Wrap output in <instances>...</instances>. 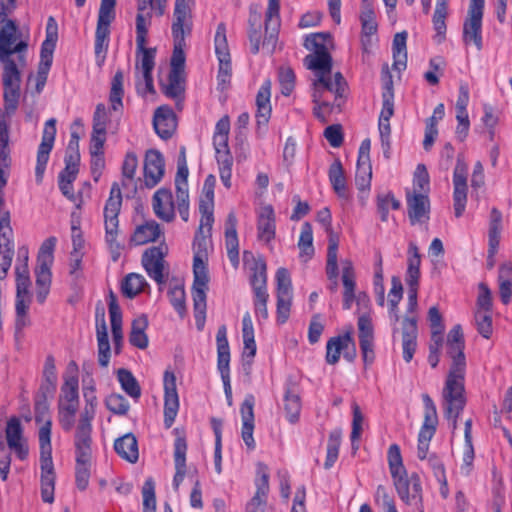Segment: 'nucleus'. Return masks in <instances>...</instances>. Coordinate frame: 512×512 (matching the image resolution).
Returning <instances> with one entry per match:
<instances>
[{"label": "nucleus", "instance_id": "nucleus-38", "mask_svg": "<svg viewBox=\"0 0 512 512\" xmlns=\"http://www.w3.org/2000/svg\"><path fill=\"white\" fill-rule=\"evenodd\" d=\"M96 335L98 342V362L100 366L107 367L110 361V344L108 339L107 326L105 322V313L103 308L101 311L100 319L99 313L97 312Z\"/></svg>", "mask_w": 512, "mask_h": 512}, {"label": "nucleus", "instance_id": "nucleus-25", "mask_svg": "<svg viewBox=\"0 0 512 512\" xmlns=\"http://www.w3.org/2000/svg\"><path fill=\"white\" fill-rule=\"evenodd\" d=\"M256 493L246 505V512H265L267 504V494L269 492V474L268 467L259 463L257 466Z\"/></svg>", "mask_w": 512, "mask_h": 512}, {"label": "nucleus", "instance_id": "nucleus-62", "mask_svg": "<svg viewBox=\"0 0 512 512\" xmlns=\"http://www.w3.org/2000/svg\"><path fill=\"white\" fill-rule=\"evenodd\" d=\"M57 41V33L49 32L46 35V39L42 42L40 51V62L39 65L51 67L53 61V52L55 50Z\"/></svg>", "mask_w": 512, "mask_h": 512}, {"label": "nucleus", "instance_id": "nucleus-41", "mask_svg": "<svg viewBox=\"0 0 512 512\" xmlns=\"http://www.w3.org/2000/svg\"><path fill=\"white\" fill-rule=\"evenodd\" d=\"M116 453L130 463L137 462L139 458L138 442L132 433H127L114 442Z\"/></svg>", "mask_w": 512, "mask_h": 512}, {"label": "nucleus", "instance_id": "nucleus-42", "mask_svg": "<svg viewBox=\"0 0 512 512\" xmlns=\"http://www.w3.org/2000/svg\"><path fill=\"white\" fill-rule=\"evenodd\" d=\"M328 234V248H327V261H326V275L328 279H336L338 277V246L339 236L330 227L325 230Z\"/></svg>", "mask_w": 512, "mask_h": 512}, {"label": "nucleus", "instance_id": "nucleus-34", "mask_svg": "<svg viewBox=\"0 0 512 512\" xmlns=\"http://www.w3.org/2000/svg\"><path fill=\"white\" fill-rule=\"evenodd\" d=\"M254 396L249 394L245 397L240 407L242 418L241 436L247 447L251 450L255 448V441L253 438L254 431Z\"/></svg>", "mask_w": 512, "mask_h": 512}, {"label": "nucleus", "instance_id": "nucleus-11", "mask_svg": "<svg viewBox=\"0 0 512 512\" xmlns=\"http://www.w3.org/2000/svg\"><path fill=\"white\" fill-rule=\"evenodd\" d=\"M422 401L424 404V420L418 434L417 456L420 460H425L429 457V443L437 429L438 414L436 405L428 394H422Z\"/></svg>", "mask_w": 512, "mask_h": 512}, {"label": "nucleus", "instance_id": "nucleus-6", "mask_svg": "<svg viewBox=\"0 0 512 512\" xmlns=\"http://www.w3.org/2000/svg\"><path fill=\"white\" fill-rule=\"evenodd\" d=\"M121 206L122 193L119 184L115 182L104 207L105 241L114 262L118 261L124 248L123 244L117 241Z\"/></svg>", "mask_w": 512, "mask_h": 512}, {"label": "nucleus", "instance_id": "nucleus-47", "mask_svg": "<svg viewBox=\"0 0 512 512\" xmlns=\"http://www.w3.org/2000/svg\"><path fill=\"white\" fill-rule=\"evenodd\" d=\"M407 32H399L395 34L392 44L393 51V69L401 72L407 67V49H406V41H407Z\"/></svg>", "mask_w": 512, "mask_h": 512}, {"label": "nucleus", "instance_id": "nucleus-53", "mask_svg": "<svg viewBox=\"0 0 512 512\" xmlns=\"http://www.w3.org/2000/svg\"><path fill=\"white\" fill-rule=\"evenodd\" d=\"M498 282L500 299L503 304H508L512 297V263L500 266Z\"/></svg>", "mask_w": 512, "mask_h": 512}, {"label": "nucleus", "instance_id": "nucleus-44", "mask_svg": "<svg viewBox=\"0 0 512 512\" xmlns=\"http://www.w3.org/2000/svg\"><path fill=\"white\" fill-rule=\"evenodd\" d=\"M502 231V213L497 208H492L488 230V253L495 256L497 253Z\"/></svg>", "mask_w": 512, "mask_h": 512}, {"label": "nucleus", "instance_id": "nucleus-43", "mask_svg": "<svg viewBox=\"0 0 512 512\" xmlns=\"http://www.w3.org/2000/svg\"><path fill=\"white\" fill-rule=\"evenodd\" d=\"M162 234L163 231L156 221H147L135 229L131 242L135 245H144L156 241Z\"/></svg>", "mask_w": 512, "mask_h": 512}, {"label": "nucleus", "instance_id": "nucleus-24", "mask_svg": "<svg viewBox=\"0 0 512 512\" xmlns=\"http://www.w3.org/2000/svg\"><path fill=\"white\" fill-rule=\"evenodd\" d=\"M281 26L280 0H269L265 13V37L263 46L274 51Z\"/></svg>", "mask_w": 512, "mask_h": 512}, {"label": "nucleus", "instance_id": "nucleus-28", "mask_svg": "<svg viewBox=\"0 0 512 512\" xmlns=\"http://www.w3.org/2000/svg\"><path fill=\"white\" fill-rule=\"evenodd\" d=\"M155 56V48H147L146 44H143L142 49L136 46V69L141 71L148 93H154L152 71L155 66Z\"/></svg>", "mask_w": 512, "mask_h": 512}, {"label": "nucleus", "instance_id": "nucleus-39", "mask_svg": "<svg viewBox=\"0 0 512 512\" xmlns=\"http://www.w3.org/2000/svg\"><path fill=\"white\" fill-rule=\"evenodd\" d=\"M187 442L184 436H178L174 442L175 475L173 487L178 490L186 475Z\"/></svg>", "mask_w": 512, "mask_h": 512}, {"label": "nucleus", "instance_id": "nucleus-10", "mask_svg": "<svg viewBox=\"0 0 512 512\" xmlns=\"http://www.w3.org/2000/svg\"><path fill=\"white\" fill-rule=\"evenodd\" d=\"M75 448V483L84 491L89 485L92 459V437L74 435Z\"/></svg>", "mask_w": 512, "mask_h": 512}, {"label": "nucleus", "instance_id": "nucleus-20", "mask_svg": "<svg viewBox=\"0 0 512 512\" xmlns=\"http://www.w3.org/2000/svg\"><path fill=\"white\" fill-rule=\"evenodd\" d=\"M168 253V246L161 242L158 246L148 248L142 255V265L149 277L158 284L164 283V258Z\"/></svg>", "mask_w": 512, "mask_h": 512}, {"label": "nucleus", "instance_id": "nucleus-2", "mask_svg": "<svg viewBox=\"0 0 512 512\" xmlns=\"http://www.w3.org/2000/svg\"><path fill=\"white\" fill-rule=\"evenodd\" d=\"M35 420L44 422L38 432L41 468V498L46 503H53L56 474L52 460L51 427L47 399L35 397Z\"/></svg>", "mask_w": 512, "mask_h": 512}, {"label": "nucleus", "instance_id": "nucleus-31", "mask_svg": "<svg viewBox=\"0 0 512 512\" xmlns=\"http://www.w3.org/2000/svg\"><path fill=\"white\" fill-rule=\"evenodd\" d=\"M152 208L155 215L167 223L175 219V204L170 189L160 188L152 197Z\"/></svg>", "mask_w": 512, "mask_h": 512}, {"label": "nucleus", "instance_id": "nucleus-4", "mask_svg": "<svg viewBox=\"0 0 512 512\" xmlns=\"http://www.w3.org/2000/svg\"><path fill=\"white\" fill-rule=\"evenodd\" d=\"M79 409L78 365L70 361L63 374V384L58 400V422L65 432L75 426V417Z\"/></svg>", "mask_w": 512, "mask_h": 512}, {"label": "nucleus", "instance_id": "nucleus-46", "mask_svg": "<svg viewBox=\"0 0 512 512\" xmlns=\"http://www.w3.org/2000/svg\"><path fill=\"white\" fill-rule=\"evenodd\" d=\"M407 271L405 281L407 284H419L421 255L418 246L410 242L408 246Z\"/></svg>", "mask_w": 512, "mask_h": 512}, {"label": "nucleus", "instance_id": "nucleus-51", "mask_svg": "<svg viewBox=\"0 0 512 512\" xmlns=\"http://www.w3.org/2000/svg\"><path fill=\"white\" fill-rule=\"evenodd\" d=\"M385 73L387 80L385 81L383 92H382V109L380 112L379 120L390 121V118L394 114V92H393V82L392 77L386 67V70H383Z\"/></svg>", "mask_w": 512, "mask_h": 512}, {"label": "nucleus", "instance_id": "nucleus-19", "mask_svg": "<svg viewBox=\"0 0 512 512\" xmlns=\"http://www.w3.org/2000/svg\"><path fill=\"white\" fill-rule=\"evenodd\" d=\"M56 119L50 118L45 122L41 143L37 151V162L35 176L37 182H41L49 160L50 152L53 149L56 137Z\"/></svg>", "mask_w": 512, "mask_h": 512}, {"label": "nucleus", "instance_id": "nucleus-8", "mask_svg": "<svg viewBox=\"0 0 512 512\" xmlns=\"http://www.w3.org/2000/svg\"><path fill=\"white\" fill-rule=\"evenodd\" d=\"M56 245V238L49 237L46 239L38 252L37 266L35 268L36 275V299L39 303H44L50 290L51 285V266L53 264V252Z\"/></svg>", "mask_w": 512, "mask_h": 512}, {"label": "nucleus", "instance_id": "nucleus-36", "mask_svg": "<svg viewBox=\"0 0 512 512\" xmlns=\"http://www.w3.org/2000/svg\"><path fill=\"white\" fill-rule=\"evenodd\" d=\"M236 227V215L234 212H230L225 221V246L227 256L234 268L239 266V241Z\"/></svg>", "mask_w": 512, "mask_h": 512}, {"label": "nucleus", "instance_id": "nucleus-9", "mask_svg": "<svg viewBox=\"0 0 512 512\" xmlns=\"http://www.w3.org/2000/svg\"><path fill=\"white\" fill-rule=\"evenodd\" d=\"M194 281L192 286V297L194 306V317L197 328L201 330L205 323L206 316V291L208 289V274L204 260L200 255L193 259Z\"/></svg>", "mask_w": 512, "mask_h": 512}, {"label": "nucleus", "instance_id": "nucleus-63", "mask_svg": "<svg viewBox=\"0 0 512 512\" xmlns=\"http://www.w3.org/2000/svg\"><path fill=\"white\" fill-rule=\"evenodd\" d=\"M106 408L113 414L124 416L130 409L126 398L118 393H112L105 399Z\"/></svg>", "mask_w": 512, "mask_h": 512}, {"label": "nucleus", "instance_id": "nucleus-37", "mask_svg": "<svg viewBox=\"0 0 512 512\" xmlns=\"http://www.w3.org/2000/svg\"><path fill=\"white\" fill-rule=\"evenodd\" d=\"M417 320L415 317H406L402 323L403 359L410 362L417 347Z\"/></svg>", "mask_w": 512, "mask_h": 512}, {"label": "nucleus", "instance_id": "nucleus-40", "mask_svg": "<svg viewBox=\"0 0 512 512\" xmlns=\"http://www.w3.org/2000/svg\"><path fill=\"white\" fill-rule=\"evenodd\" d=\"M192 13L191 10H176L173 13V23L171 26L173 40H185L192 32Z\"/></svg>", "mask_w": 512, "mask_h": 512}, {"label": "nucleus", "instance_id": "nucleus-30", "mask_svg": "<svg viewBox=\"0 0 512 512\" xmlns=\"http://www.w3.org/2000/svg\"><path fill=\"white\" fill-rule=\"evenodd\" d=\"M406 200L408 216L412 225L429 220L430 201L426 194L407 192Z\"/></svg>", "mask_w": 512, "mask_h": 512}, {"label": "nucleus", "instance_id": "nucleus-55", "mask_svg": "<svg viewBox=\"0 0 512 512\" xmlns=\"http://www.w3.org/2000/svg\"><path fill=\"white\" fill-rule=\"evenodd\" d=\"M298 248L300 250L299 257L304 261L311 259L314 255L313 230L309 222L302 224Z\"/></svg>", "mask_w": 512, "mask_h": 512}, {"label": "nucleus", "instance_id": "nucleus-60", "mask_svg": "<svg viewBox=\"0 0 512 512\" xmlns=\"http://www.w3.org/2000/svg\"><path fill=\"white\" fill-rule=\"evenodd\" d=\"M389 205H391L394 210H398L401 207L400 201L397 200L391 192L377 195V212L382 222L388 221Z\"/></svg>", "mask_w": 512, "mask_h": 512}, {"label": "nucleus", "instance_id": "nucleus-56", "mask_svg": "<svg viewBox=\"0 0 512 512\" xmlns=\"http://www.w3.org/2000/svg\"><path fill=\"white\" fill-rule=\"evenodd\" d=\"M117 378L121 385V388L126 392L127 395L135 400H138L141 396V388L134 377V375L127 369L121 368L117 371Z\"/></svg>", "mask_w": 512, "mask_h": 512}, {"label": "nucleus", "instance_id": "nucleus-23", "mask_svg": "<svg viewBox=\"0 0 512 512\" xmlns=\"http://www.w3.org/2000/svg\"><path fill=\"white\" fill-rule=\"evenodd\" d=\"M243 262L250 271V284L253 292L267 291V265L264 258L256 257L250 251H244Z\"/></svg>", "mask_w": 512, "mask_h": 512}, {"label": "nucleus", "instance_id": "nucleus-3", "mask_svg": "<svg viewBox=\"0 0 512 512\" xmlns=\"http://www.w3.org/2000/svg\"><path fill=\"white\" fill-rule=\"evenodd\" d=\"M304 64L315 74L312 83L315 101L319 100L321 92L332 93L335 101L343 96L347 83L340 72L335 73L332 80V57L329 51H315L308 54Z\"/></svg>", "mask_w": 512, "mask_h": 512}, {"label": "nucleus", "instance_id": "nucleus-52", "mask_svg": "<svg viewBox=\"0 0 512 512\" xmlns=\"http://www.w3.org/2000/svg\"><path fill=\"white\" fill-rule=\"evenodd\" d=\"M109 25L97 23L95 33V58L96 63L101 67L106 59V53L109 45Z\"/></svg>", "mask_w": 512, "mask_h": 512}, {"label": "nucleus", "instance_id": "nucleus-12", "mask_svg": "<svg viewBox=\"0 0 512 512\" xmlns=\"http://www.w3.org/2000/svg\"><path fill=\"white\" fill-rule=\"evenodd\" d=\"M484 0H470L467 17L463 23L462 40L465 45L473 43L478 51L483 48L482 19Z\"/></svg>", "mask_w": 512, "mask_h": 512}, {"label": "nucleus", "instance_id": "nucleus-29", "mask_svg": "<svg viewBox=\"0 0 512 512\" xmlns=\"http://www.w3.org/2000/svg\"><path fill=\"white\" fill-rule=\"evenodd\" d=\"M165 162L158 150H148L144 161V179L148 188L156 186L164 175Z\"/></svg>", "mask_w": 512, "mask_h": 512}, {"label": "nucleus", "instance_id": "nucleus-13", "mask_svg": "<svg viewBox=\"0 0 512 512\" xmlns=\"http://www.w3.org/2000/svg\"><path fill=\"white\" fill-rule=\"evenodd\" d=\"M215 53L219 61V70L217 75L218 85L222 90L226 89L232 76L231 55L226 37V25L221 22L218 24L214 37Z\"/></svg>", "mask_w": 512, "mask_h": 512}, {"label": "nucleus", "instance_id": "nucleus-45", "mask_svg": "<svg viewBox=\"0 0 512 512\" xmlns=\"http://www.w3.org/2000/svg\"><path fill=\"white\" fill-rule=\"evenodd\" d=\"M350 344L354 347V342L350 333L330 338L326 345L327 363L331 365L336 364L340 359L341 352Z\"/></svg>", "mask_w": 512, "mask_h": 512}, {"label": "nucleus", "instance_id": "nucleus-57", "mask_svg": "<svg viewBox=\"0 0 512 512\" xmlns=\"http://www.w3.org/2000/svg\"><path fill=\"white\" fill-rule=\"evenodd\" d=\"M152 12L137 11L135 19L136 46L142 49L147 44L148 30L151 26Z\"/></svg>", "mask_w": 512, "mask_h": 512}, {"label": "nucleus", "instance_id": "nucleus-50", "mask_svg": "<svg viewBox=\"0 0 512 512\" xmlns=\"http://www.w3.org/2000/svg\"><path fill=\"white\" fill-rule=\"evenodd\" d=\"M328 175L335 193L340 198L348 199L349 193L347 190L346 178L342 164L339 160H336L331 164Z\"/></svg>", "mask_w": 512, "mask_h": 512}, {"label": "nucleus", "instance_id": "nucleus-15", "mask_svg": "<svg viewBox=\"0 0 512 512\" xmlns=\"http://www.w3.org/2000/svg\"><path fill=\"white\" fill-rule=\"evenodd\" d=\"M342 265V283H343V308L349 310L352 307L354 301L357 302L359 307H368L369 297L366 293L360 292L358 295L355 294L356 281L355 271L353 263L349 259H344L341 262Z\"/></svg>", "mask_w": 512, "mask_h": 512}, {"label": "nucleus", "instance_id": "nucleus-26", "mask_svg": "<svg viewBox=\"0 0 512 512\" xmlns=\"http://www.w3.org/2000/svg\"><path fill=\"white\" fill-rule=\"evenodd\" d=\"M19 100L20 95H17L13 106H10L9 102L3 100L4 108H0V161L5 164L10 160V118L16 112L19 105Z\"/></svg>", "mask_w": 512, "mask_h": 512}, {"label": "nucleus", "instance_id": "nucleus-14", "mask_svg": "<svg viewBox=\"0 0 512 512\" xmlns=\"http://www.w3.org/2000/svg\"><path fill=\"white\" fill-rule=\"evenodd\" d=\"M277 282V321L284 324L289 316L292 306V282L289 271L279 268L276 272Z\"/></svg>", "mask_w": 512, "mask_h": 512}, {"label": "nucleus", "instance_id": "nucleus-61", "mask_svg": "<svg viewBox=\"0 0 512 512\" xmlns=\"http://www.w3.org/2000/svg\"><path fill=\"white\" fill-rule=\"evenodd\" d=\"M340 443L341 431L338 429L333 430L329 434V439L327 443V456L326 461L324 463V467L326 469H330L338 459Z\"/></svg>", "mask_w": 512, "mask_h": 512}, {"label": "nucleus", "instance_id": "nucleus-32", "mask_svg": "<svg viewBox=\"0 0 512 512\" xmlns=\"http://www.w3.org/2000/svg\"><path fill=\"white\" fill-rule=\"evenodd\" d=\"M276 235V219L271 205L263 206L257 216V239L270 244Z\"/></svg>", "mask_w": 512, "mask_h": 512}, {"label": "nucleus", "instance_id": "nucleus-21", "mask_svg": "<svg viewBox=\"0 0 512 512\" xmlns=\"http://www.w3.org/2000/svg\"><path fill=\"white\" fill-rule=\"evenodd\" d=\"M453 201L457 218L461 217L467 203V165L460 155L457 158L453 173Z\"/></svg>", "mask_w": 512, "mask_h": 512}, {"label": "nucleus", "instance_id": "nucleus-17", "mask_svg": "<svg viewBox=\"0 0 512 512\" xmlns=\"http://www.w3.org/2000/svg\"><path fill=\"white\" fill-rule=\"evenodd\" d=\"M217 343V368L220 372L224 385V391L228 400L232 397V389L230 384V348L227 339V328L221 325L216 334Z\"/></svg>", "mask_w": 512, "mask_h": 512}, {"label": "nucleus", "instance_id": "nucleus-48", "mask_svg": "<svg viewBox=\"0 0 512 512\" xmlns=\"http://www.w3.org/2000/svg\"><path fill=\"white\" fill-rule=\"evenodd\" d=\"M148 327L147 316L142 314L135 318L131 324L129 342L132 346L139 349H145L148 346V337L145 330Z\"/></svg>", "mask_w": 512, "mask_h": 512}, {"label": "nucleus", "instance_id": "nucleus-58", "mask_svg": "<svg viewBox=\"0 0 512 512\" xmlns=\"http://www.w3.org/2000/svg\"><path fill=\"white\" fill-rule=\"evenodd\" d=\"M146 284L145 278L142 275L130 273L124 278L121 290L124 296L132 299L143 291Z\"/></svg>", "mask_w": 512, "mask_h": 512}, {"label": "nucleus", "instance_id": "nucleus-1", "mask_svg": "<svg viewBox=\"0 0 512 512\" xmlns=\"http://www.w3.org/2000/svg\"><path fill=\"white\" fill-rule=\"evenodd\" d=\"M29 31L19 28L15 20L0 14V62L3 64V100L13 106L20 95L21 70L27 65Z\"/></svg>", "mask_w": 512, "mask_h": 512}, {"label": "nucleus", "instance_id": "nucleus-5", "mask_svg": "<svg viewBox=\"0 0 512 512\" xmlns=\"http://www.w3.org/2000/svg\"><path fill=\"white\" fill-rule=\"evenodd\" d=\"M388 464L393 483L399 497L407 504L422 502V488L420 478L416 473L407 476L402 462L400 448L397 444L390 445L388 449Z\"/></svg>", "mask_w": 512, "mask_h": 512}, {"label": "nucleus", "instance_id": "nucleus-59", "mask_svg": "<svg viewBox=\"0 0 512 512\" xmlns=\"http://www.w3.org/2000/svg\"><path fill=\"white\" fill-rule=\"evenodd\" d=\"M123 81H124L123 72L119 70L115 73V75L112 79L110 96H109V100L111 102V108L114 111L119 110L123 106V104H122V98L124 95Z\"/></svg>", "mask_w": 512, "mask_h": 512}, {"label": "nucleus", "instance_id": "nucleus-35", "mask_svg": "<svg viewBox=\"0 0 512 512\" xmlns=\"http://www.w3.org/2000/svg\"><path fill=\"white\" fill-rule=\"evenodd\" d=\"M271 81L265 80L256 95V120L258 130L266 127L272 113L271 103Z\"/></svg>", "mask_w": 512, "mask_h": 512}, {"label": "nucleus", "instance_id": "nucleus-7", "mask_svg": "<svg viewBox=\"0 0 512 512\" xmlns=\"http://www.w3.org/2000/svg\"><path fill=\"white\" fill-rule=\"evenodd\" d=\"M465 341L461 325H455L448 333L446 349L452 364L444 386H464L466 359Z\"/></svg>", "mask_w": 512, "mask_h": 512}, {"label": "nucleus", "instance_id": "nucleus-22", "mask_svg": "<svg viewBox=\"0 0 512 512\" xmlns=\"http://www.w3.org/2000/svg\"><path fill=\"white\" fill-rule=\"evenodd\" d=\"M179 410V397L176 387V377L173 372L164 373V425L170 428Z\"/></svg>", "mask_w": 512, "mask_h": 512}, {"label": "nucleus", "instance_id": "nucleus-27", "mask_svg": "<svg viewBox=\"0 0 512 512\" xmlns=\"http://www.w3.org/2000/svg\"><path fill=\"white\" fill-rule=\"evenodd\" d=\"M5 433L8 447L16 453L20 460L27 459L29 448L23 438V428L17 417L8 420Z\"/></svg>", "mask_w": 512, "mask_h": 512}, {"label": "nucleus", "instance_id": "nucleus-33", "mask_svg": "<svg viewBox=\"0 0 512 512\" xmlns=\"http://www.w3.org/2000/svg\"><path fill=\"white\" fill-rule=\"evenodd\" d=\"M153 126L160 138L165 140L171 138L177 127L173 110L168 106L157 108L153 117Z\"/></svg>", "mask_w": 512, "mask_h": 512}, {"label": "nucleus", "instance_id": "nucleus-64", "mask_svg": "<svg viewBox=\"0 0 512 512\" xmlns=\"http://www.w3.org/2000/svg\"><path fill=\"white\" fill-rule=\"evenodd\" d=\"M144 512H156L155 483L148 478L142 488Z\"/></svg>", "mask_w": 512, "mask_h": 512}, {"label": "nucleus", "instance_id": "nucleus-54", "mask_svg": "<svg viewBox=\"0 0 512 512\" xmlns=\"http://www.w3.org/2000/svg\"><path fill=\"white\" fill-rule=\"evenodd\" d=\"M161 89L167 97L179 98L184 93V73L170 71L167 82L161 83Z\"/></svg>", "mask_w": 512, "mask_h": 512}, {"label": "nucleus", "instance_id": "nucleus-18", "mask_svg": "<svg viewBox=\"0 0 512 512\" xmlns=\"http://www.w3.org/2000/svg\"><path fill=\"white\" fill-rule=\"evenodd\" d=\"M83 397L85 405L80 413L78 423L75 426L74 435L92 437V422L95 418L98 404L94 385L85 386L83 388Z\"/></svg>", "mask_w": 512, "mask_h": 512}, {"label": "nucleus", "instance_id": "nucleus-16", "mask_svg": "<svg viewBox=\"0 0 512 512\" xmlns=\"http://www.w3.org/2000/svg\"><path fill=\"white\" fill-rule=\"evenodd\" d=\"M445 417L451 422L452 433L457 429V420L466 405L465 386H444L442 391Z\"/></svg>", "mask_w": 512, "mask_h": 512}, {"label": "nucleus", "instance_id": "nucleus-49", "mask_svg": "<svg viewBox=\"0 0 512 512\" xmlns=\"http://www.w3.org/2000/svg\"><path fill=\"white\" fill-rule=\"evenodd\" d=\"M301 407V398L296 388L294 386L287 387L284 395V410L290 423L298 422Z\"/></svg>", "mask_w": 512, "mask_h": 512}]
</instances>
